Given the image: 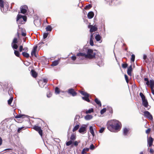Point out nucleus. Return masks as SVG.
Returning <instances> with one entry per match:
<instances>
[{
  "instance_id": "f257e3e1",
  "label": "nucleus",
  "mask_w": 154,
  "mask_h": 154,
  "mask_svg": "<svg viewBox=\"0 0 154 154\" xmlns=\"http://www.w3.org/2000/svg\"><path fill=\"white\" fill-rule=\"evenodd\" d=\"M87 53H79L77 54V56L78 59L83 60L85 58L92 59L95 57L96 53L93 50L88 49L86 51Z\"/></svg>"
},
{
  "instance_id": "f03ea898",
  "label": "nucleus",
  "mask_w": 154,
  "mask_h": 154,
  "mask_svg": "<svg viewBox=\"0 0 154 154\" xmlns=\"http://www.w3.org/2000/svg\"><path fill=\"white\" fill-rule=\"evenodd\" d=\"M110 125L112 128L116 130H118L121 128V124L118 121L113 120L111 121Z\"/></svg>"
},
{
  "instance_id": "7ed1b4c3",
  "label": "nucleus",
  "mask_w": 154,
  "mask_h": 154,
  "mask_svg": "<svg viewBox=\"0 0 154 154\" xmlns=\"http://www.w3.org/2000/svg\"><path fill=\"white\" fill-rule=\"evenodd\" d=\"M0 7L1 11L3 13H5L8 10V3L2 0H0Z\"/></svg>"
},
{
  "instance_id": "20e7f679",
  "label": "nucleus",
  "mask_w": 154,
  "mask_h": 154,
  "mask_svg": "<svg viewBox=\"0 0 154 154\" xmlns=\"http://www.w3.org/2000/svg\"><path fill=\"white\" fill-rule=\"evenodd\" d=\"M25 21L26 20V16H22L20 14H18L17 16V21L18 23H22L21 22H22V19Z\"/></svg>"
},
{
  "instance_id": "39448f33",
  "label": "nucleus",
  "mask_w": 154,
  "mask_h": 154,
  "mask_svg": "<svg viewBox=\"0 0 154 154\" xmlns=\"http://www.w3.org/2000/svg\"><path fill=\"white\" fill-rule=\"evenodd\" d=\"M80 93L82 95L84 96V97H82V99L85 100L88 102H90V100L89 99V94L83 91H81L80 92Z\"/></svg>"
},
{
  "instance_id": "423d86ee",
  "label": "nucleus",
  "mask_w": 154,
  "mask_h": 154,
  "mask_svg": "<svg viewBox=\"0 0 154 154\" xmlns=\"http://www.w3.org/2000/svg\"><path fill=\"white\" fill-rule=\"evenodd\" d=\"M144 116L149 119L151 120H152L153 119V117L152 115L148 111H145L144 112Z\"/></svg>"
},
{
  "instance_id": "0eeeda50",
  "label": "nucleus",
  "mask_w": 154,
  "mask_h": 154,
  "mask_svg": "<svg viewBox=\"0 0 154 154\" xmlns=\"http://www.w3.org/2000/svg\"><path fill=\"white\" fill-rule=\"evenodd\" d=\"M86 126L85 125L82 126L79 130V132L82 134L85 133L86 132Z\"/></svg>"
},
{
  "instance_id": "6e6552de",
  "label": "nucleus",
  "mask_w": 154,
  "mask_h": 154,
  "mask_svg": "<svg viewBox=\"0 0 154 154\" xmlns=\"http://www.w3.org/2000/svg\"><path fill=\"white\" fill-rule=\"evenodd\" d=\"M33 128L36 131H38L39 134L41 136H42V130L41 129V128L40 127H39L37 126H35L33 127Z\"/></svg>"
},
{
  "instance_id": "1a4fd4ad",
  "label": "nucleus",
  "mask_w": 154,
  "mask_h": 154,
  "mask_svg": "<svg viewBox=\"0 0 154 154\" xmlns=\"http://www.w3.org/2000/svg\"><path fill=\"white\" fill-rule=\"evenodd\" d=\"M20 8L21 13L23 14H25L28 8L27 6L24 5L21 6Z\"/></svg>"
},
{
  "instance_id": "9d476101",
  "label": "nucleus",
  "mask_w": 154,
  "mask_h": 154,
  "mask_svg": "<svg viewBox=\"0 0 154 154\" xmlns=\"http://www.w3.org/2000/svg\"><path fill=\"white\" fill-rule=\"evenodd\" d=\"M68 93L71 94L73 96H75L77 94V93L75 92L73 89H69Z\"/></svg>"
},
{
  "instance_id": "9b49d317",
  "label": "nucleus",
  "mask_w": 154,
  "mask_h": 154,
  "mask_svg": "<svg viewBox=\"0 0 154 154\" xmlns=\"http://www.w3.org/2000/svg\"><path fill=\"white\" fill-rule=\"evenodd\" d=\"M94 130L95 131V128H93V126H91L89 127V131L91 134L92 135L93 137L95 136V134L94 133Z\"/></svg>"
},
{
  "instance_id": "f8f14e48",
  "label": "nucleus",
  "mask_w": 154,
  "mask_h": 154,
  "mask_svg": "<svg viewBox=\"0 0 154 154\" xmlns=\"http://www.w3.org/2000/svg\"><path fill=\"white\" fill-rule=\"evenodd\" d=\"M143 105L145 107L147 108L148 106V102L147 100L145 98L142 100Z\"/></svg>"
},
{
  "instance_id": "ddd939ff",
  "label": "nucleus",
  "mask_w": 154,
  "mask_h": 154,
  "mask_svg": "<svg viewBox=\"0 0 154 154\" xmlns=\"http://www.w3.org/2000/svg\"><path fill=\"white\" fill-rule=\"evenodd\" d=\"M153 141V139L151 137H149L147 140V142L148 146L149 147H150L152 145Z\"/></svg>"
},
{
  "instance_id": "4468645a",
  "label": "nucleus",
  "mask_w": 154,
  "mask_h": 154,
  "mask_svg": "<svg viewBox=\"0 0 154 154\" xmlns=\"http://www.w3.org/2000/svg\"><path fill=\"white\" fill-rule=\"evenodd\" d=\"M97 65L100 66H101L103 65V63L102 60L100 59H98L97 60Z\"/></svg>"
},
{
  "instance_id": "2eb2a0df",
  "label": "nucleus",
  "mask_w": 154,
  "mask_h": 154,
  "mask_svg": "<svg viewBox=\"0 0 154 154\" xmlns=\"http://www.w3.org/2000/svg\"><path fill=\"white\" fill-rule=\"evenodd\" d=\"M37 48V46H34L33 47V49L31 53V54L32 56H33L34 55L36 57V51Z\"/></svg>"
},
{
  "instance_id": "dca6fc26",
  "label": "nucleus",
  "mask_w": 154,
  "mask_h": 154,
  "mask_svg": "<svg viewBox=\"0 0 154 154\" xmlns=\"http://www.w3.org/2000/svg\"><path fill=\"white\" fill-rule=\"evenodd\" d=\"M132 71V66H130L128 68L127 70V73L128 75L130 76H131V72Z\"/></svg>"
},
{
  "instance_id": "f3484780",
  "label": "nucleus",
  "mask_w": 154,
  "mask_h": 154,
  "mask_svg": "<svg viewBox=\"0 0 154 154\" xmlns=\"http://www.w3.org/2000/svg\"><path fill=\"white\" fill-rule=\"evenodd\" d=\"M129 131V129L126 128H124L123 130V134L124 136H127Z\"/></svg>"
},
{
  "instance_id": "a211bd4d",
  "label": "nucleus",
  "mask_w": 154,
  "mask_h": 154,
  "mask_svg": "<svg viewBox=\"0 0 154 154\" xmlns=\"http://www.w3.org/2000/svg\"><path fill=\"white\" fill-rule=\"evenodd\" d=\"M94 15V13L93 12L90 11L88 13V17L89 19H91L93 17Z\"/></svg>"
},
{
  "instance_id": "6ab92c4d",
  "label": "nucleus",
  "mask_w": 154,
  "mask_h": 154,
  "mask_svg": "<svg viewBox=\"0 0 154 154\" xmlns=\"http://www.w3.org/2000/svg\"><path fill=\"white\" fill-rule=\"evenodd\" d=\"M151 88H154V81L153 80H151L149 81V85Z\"/></svg>"
},
{
  "instance_id": "aec40b11",
  "label": "nucleus",
  "mask_w": 154,
  "mask_h": 154,
  "mask_svg": "<svg viewBox=\"0 0 154 154\" xmlns=\"http://www.w3.org/2000/svg\"><path fill=\"white\" fill-rule=\"evenodd\" d=\"M38 83L39 86L42 88L44 87V86L45 85V84H44V82H43L42 80H40L38 82Z\"/></svg>"
},
{
  "instance_id": "412c9836",
  "label": "nucleus",
  "mask_w": 154,
  "mask_h": 154,
  "mask_svg": "<svg viewBox=\"0 0 154 154\" xmlns=\"http://www.w3.org/2000/svg\"><path fill=\"white\" fill-rule=\"evenodd\" d=\"M93 116L91 115H87L85 116V119L86 120H89L92 119Z\"/></svg>"
},
{
  "instance_id": "4be33fe9",
  "label": "nucleus",
  "mask_w": 154,
  "mask_h": 154,
  "mask_svg": "<svg viewBox=\"0 0 154 154\" xmlns=\"http://www.w3.org/2000/svg\"><path fill=\"white\" fill-rule=\"evenodd\" d=\"M32 76L34 78H36L37 76V73L33 70H32L31 71Z\"/></svg>"
},
{
  "instance_id": "5701e85b",
  "label": "nucleus",
  "mask_w": 154,
  "mask_h": 154,
  "mask_svg": "<svg viewBox=\"0 0 154 154\" xmlns=\"http://www.w3.org/2000/svg\"><path fill=\"white\" fill-rule=\"evenodd\" d=\"M97 27L94 26H92L90 29V32H92L97 31Z\"/></svg>"
},
{
  "instance_id": "b1692460",
  "label": "nucleus",
  "mask_w": 154,
  "mask_h": 154,
  "mask_svg": "<svg viewBox=\"0 0 154 154\" xmlns=\"http://www.w3.org/2000/svg\"><path fill=\"white\" fill-rule=\"evenodd\" d=\"M95 103L100 106H101V104L100 100H98L97 98H96L94 100Z\"/></svg>"
},
{
  "instance_id": "393cba45",
  "label": "nucleus",
  "mask_w": 154,
  "mask_h": 154,
  "mask_svg": "<svg viewBox=\"0 0 154 154\" xmlns=\"http://www.w3.org/2000/svg\"><path fill=\"white\" fill-rule=\"evenodd\" d=\"M59 63L58 60H55L52 63L51 66H55L57 65Z\"/></svg>"
},
{
  "instance_id": "a878e982",
  "label": "nucleus",
  "mask_w": 154,
  "mask_h": 154,
  "mask_svg": "<svg viewBox=\"0 0 154 154\" xmlns=\"http://www.w3.org/2000/svg\"><path fill=\"white\" fill-rule=\"evenodd\" d=\"M22 54L25 57L27 58L29 57V54L26 52H23Z\"/></svg>"
},
{
  "instance_id": "bb28decb",
  "label": "nucleus",
  "mask_w": 154,
  "mask_h": 154,
  "mask_svg": "<svg viewBox=\"0 0 154 154\" xmlns=\"http://www.w3.org/2000/svg\"><path fill=\"white\" fill-rule=\"evenodd\" d=\"M47 31H51L52 30V28L51 26L48 25L46 28Z\"/></svg>"
},
{
  "instance_id": "cd10ccee",
  "label": "nucleus",
  "mask_w": 154,
  "mask_h": 154,
  "mask_svg": "<svg viewBox=\"0 0 154 154\" xmlns=\"http://www.w3.org/2000/svg\"><path fill=\"white\" fill-rule=\"evenodd\" d=\"M11 46L12 48L14 49H17L18 48V46L16 44H11Z\"/></svg>"
},
{
  "instance_id": "c85d7f7f",
  "label": "nucleus",
  "mask_w": 154,
  "mask_h": 154,
  "mask_svg": "<svg viewBox=\"0 0 154 154\" xmlns=\"http://www.w3.org/2000/svg\"><path fill=\"white\" fill-rule=\"evenodd\" d=\"M95 38L97 41H99L100 40L101 37L100 35H98L96 36Z\"/></svg>"
},
{
  "instance_id": "c756f323",
  "label": "nucleus",
  "mask_w": 154,
  "mask_h": 154,
  "mask_svg": "<svg viewBox=\"0 0 154 154\" xmlns=\"http://www.w3.org/2000/svg\"><path fill=\"white\" fill-rule=\"evenodd\" d=\"M94 111V109H93L91 108L89 109L88 110L86 111L85 113L86 114L90 113L91 112H93Z\"/></svg>"
},
{
  "instance_id": "7c9ffc66",
  "label": "nucleus",
  "mask_w": 154,
  "mask_h": 154,
  "mask_svg": "<svg viewBox=\"0 0 154 154\" xmlns=\"http://www.w3.org/2000/svg\"><path fill=\"white\" fill-rule=\"evenodd\" d=\"M79 125H77L75 126L73 129L72 131L74 132L77 130L79 128Z\"/></svg>"
},
{
  "instance_id": "2f4dec72",
  "label": "nucleus",
  "mask_w": 154,
  "mask_h": 154,
  "mask_svg": "<svg viewBox=\"0 0 154 154\" xmlns=\"http://www.w3.org/2000/svg\"><path fill=\"white\" fill-rule=\"evenodd\" d=\"M14 54L17 57H19L20 56V53L19 52L16 50H14Z\"/></svg>"
},
{
  "instance_id": "473e14b6",
  "label": "nucleus",
  "mask_w": 154,
  "mask_h": 154,
  "mask_svg": "<svg viewBox=\"0 0 154 154\" xmlns=\"http://www.w3.org/2000/svg\"><path fill=\"white\" fill-rule=\"evenodd\" d=\"M76 139L75 136L73 134L71 135L70 137V139L71 140H74Z\"/></svg>"
},
{
  "instance_id": "72a5a7b5",
  "label": "nucleus",
  "mask_w": 154,
  "mask_h": 154,
  "mask_svg": "<svg viewBox=\"0 0 154 154\" xmlns=\"http://www.w3.org/2000/svg\"><path fill=\"white\" fill-rule=\"evenodd\" d=\"M60 93V89L57 88L56 87L55 89V93L56 94H59Z\"/></svg>"
},
{
  "instance_id": "f704fd0d",
  "label": "nucleus",
  "mask_w": 154,
  "mask_h": 154,
  "mask_svg": "<svg viewBox=\"0 0 154 154\" xmlns=\"http://www.w3.org/2000/svg\"><path fill=\"white\" fill-rule=\"evenodd\" d=\"M140 97H141L142 100L146 98L145 96L143 95V94L142 93L140 92Z\"/></svg>"
},
{
  "instance_id": "c9c22d12",
  "label": "nucleus",
  "mask_w": 154,
  "mask_h": 154,
  "mask_svg": "<svg viewBox=\"0 0 154 154\" xmlns=\"http://www.w3.org/2000/svg\"><path fill=\"white\" fill-rule=\"evenodd\" d=\"M72 141L71 140L67 142L66 143V145L67 146H69L72 143Z\"/></svg>"
},
{
  "instance_id": "e433bc0d",
  "label": "nucleus",
  "mask_w": 154,
  "mask_h": 154,
  "mask_svg": "<svg viewBox=\"0 0 154 154\" xmlns=\"http://www.w3.org/2000/svg\"><path fill=\"white\" fill-rule=\"evenodd\" d=\"M144 80L146 82V85L148 86L149 85V81L148 79L147 78H145Z\"/></svg>"
},
{
  "instance_id": "4c0bfd02",
  "label": "nucleus",
  "mask_w": 154,
  "mask_h": 154,
  "mask_svg": "<svg viewBox=\"0 0 154 154\" xmlns=\"http://www.w3.org/2000/svg\"><path fill=\"white\" fill-rule=\"evenodd\" d=\"M135 55L134 54H132L131 59V61L132 62H134L135 60Z\"/></svg>"
},
{
  "instance_id": "58836bf2",
  "label": "nucleus",
  "mask_w": 154,
  "mask_h": 154,
  "mask_svg": "<svg viewBox=\"0 0 154 154\" xmlns=\"http://www.w3.org/2000/svg\"><path fill=\"white\" fill-rule=\"evenodd\" d=\"M92 7V6L90 4L88 5H86L85 7V9H88L91 8Z\"/></svg>"
},
{
  "instance_id": "ea45409f",
  "label": "nucleus",
  "mask_w": 154,
  "mask_h": 154,
  "mask_svg": "<svg viewBox=\"0 0 154 154\" xmlns=\"http://www.w3.org/2000/svg\"><path fill=\"white\" fill-rule=\"evenodd\" d=\"M13 98L12 97H11L8 100V104H10L11 103V102L13 100Z\"/></svg>"
},
{
  "instance_id": "a19ab883",
  "label": "nucleus",
  "mask_w": 154,
  "mask_h": 154,
  "mask_svg": "<svg viewBox=\"0 0 154 154\" xmlns=\"http://www.w3.org/2000/svg\"><path fill=\"white\" fill-rule=\"evenodd\" d=\"M17 42V39L16 38H14L13 41L12 43L13 44H16Z\"/></svg>"
},
{
  "instance_id": "79ce46f5",
  "label": "nucleus",
  "mask_w": 154,
  "mask_h": 154,
  "mask_svg": "<svg viewBox=\"0 0 154 154\" xmlns=\"http://www.w3.org/2000/svg\"><path fill=\"white\" fill-rule=\"evenodd\" d=\"M48 33H45L43 34V38L44 39L46 38L48 36Z\"/></svg>"
},
{
  "instance_id": "37998d69",
  "label": "nucleus",
  "mask_w": 154,
  "mask_h": 154,
  "mask_svg": "<svg viewBox=\"0 0 154 154\" xmlns=\"http://www.w3.org/2000/svg\"><path fill=\"white\" fill-rule=\"evenodd\" d=\"M106 111V108H103L100 111V113L101 114H103Z\"/></svg>"
},
{
  "instance_id": "c03bdc74",
  "label": "nucleus",
  "mask_w": 154,
  "mask_h": 154,
  "mask_svg": "<svg viewBox=\"0 0 154 154\" xmlns=\"http://www.w3.org/2000/svg\"><path fill=\"white\" fill-rule=\"evenodd\" d=\"M105 128L103 127L101 128L99 130V132L100 133H103L104 131Z\"/></svg>"
},
{
  "instance_id": "a18cd8bd",
  "label": "nucleus",
  "mask_w": 154,
  "mask_h": 154,
  "mask_svg": "<svg viewBox=\"0 0 154 154\" xmlns=\"http://www.w3.org/2000/svg\"><path fill=\"white\" fill-rule=\"evenodd\" d=\"M90 44L91 46H93L94 45V43L93 39H92L91 38L90 39Z\"/></svg>"
},
{
  "instance_id": "49530a36",
  "label": "nucleus",
  "mask_w": 154,
  "mask_h": 154,
  "mask_svg": "<svg viewBox=\"0 0 154 154\" xmlns=\"http://www.w3.org/2000/svg\"><path fill=\"white\" fill-rule=\"evenodd\" d=\"M42 80L43 82H44V84H45L47 83L48 81V80L47 79H43Z\"/></svg>"
},
{
  "instance_id": "de8ad7c7",
  "label": "nucleus",
  "mask_w": 154,
  "mask_h": 154,
  "mask_svg": "<svg viewBox=\"0 0 154 154\" xmlns=\"http://www.w3.org/2000/svg\"><path fill=\"white\" fill-rule=\"evenodd\" d=\"M23 115H17L15 117V118H21L22 117V116H23Z\"/></svg>"
},
{
  "instance_id": "09e8293b",
  "label": "nucleus",
  "mask_w": 154,
  "mask_h": 154,
  "mask_svg": "<svg viewBox=\"0 0 154 154\" xmlns=\"http://www.w3.org/2000/svg\"><path fill=\"white\" fill-rule=\"evenodd\" d=\"M95 148L93 144H91L90 146V149L91 150H93Z\"/></svg>"
},
{
  "instance_id": "8fccbe9b",
  "label": "nucleus",
  "mask_w": 154,
  "mask_h": 154,
  "mask_svg": "<svg viewBox=\"0 0 154 154\" xmlns=\"http://www.w3.org/2000/svg\"><path fill=\"white\" fill-rule=\"evenodd\" d=\"M122 67L123 68H125L127 67V66H128V65L127 64H126V63H125V64L123 63V64H122Z\"/></svg>"
},
{
  "instance_id": "3c124183",
  "label": "nucleus",
  "mask_w": 154,
  "mask_h": 154,
  "mask_svg": "<svg viewBox=\"0 0 154 154\" xmlns=\"http://www.w3.org/2000/svg\"><path fill=\"white\" fill-rule=\"evenodd\" d=\"M125 79L126 80V82H127V83H128V77L127 75H125Z\"/></svg>"
},
{
  "instance_id": "603ef678",
  "label": "nucleus",
  "mask_w": 154,
  "mask_h": 154,
  "mask_svg": "<svg viewBox=\"0 0 154 154\" xmlns=\"http://www.w3.org/2000/svg\"><path fill=\"white\" fill-rule=\"evenodd\" d=\"M23 50V46L22 45L20 46L19 48L20 51V52H21Z\"/></svg>"
},
{
  "instance_id": "864d4df0",
  "label": "nucleus",
  "mask_w": 154,
  "mask_h": 154,
  "mask_svg": "<svg viewBox=\"0 0 154 154\" xmlns=\"http://www.w3.org/2000/svg\"><path fill=\"white\" fill-rule=\"evenodd\" d=\"M71 58L73 60H75L76 59V56H72L71 57Z\"/></svg>"
},
{
  "instance_id": "5fc2aeb1",
  "label": "nucleus",
  "mask_w": 154,
  "mask_h": 154,
  "mask_svg": "<svg viewBox=\"0 0 154 154\" xmlns=\"http://www.w3.org/2000/svg\"><path fill=\"white\" fill-rule=\"evenodd\" d=\"M151 129L150 128H148L147 130H146V133L147 134H149L150 131Z\"/></svg>"
},
{
  "instance_id": "6e6d98bb",
  "label": "nucleus",
  "mask_w": 154,
  "mask_h": 154,
  "mask_svg": "<svg viewBox=\"0 0 154 154\" xmlns=\"http://www.w3.org/2000/svg\"><path fill=\"white\" fill-rule=\"evenodd\" d=\"M79 143L77 141H75L74 142V144L75 146H77L78 144Z\"/></svg>"
},
{
  "instance_id": "4d7b16f0",
  "label": "nucleus",
  "mask_w": 154,
  "mask_h": 154,
  "mask_svg": "<svg viewBox=\"0 0 154 154\" xmlns=\"http://www.w3.org/2000/svg\"><path fill=\"white\" fill-rule=\"evenodd\" d=\"M83 151H84L85 152H88L89 150V148H84L83 149Z\"/></svg>"
},
{
  "instance_id": "13d9d810",
  "label": "nucleus",
  "mask_w": 154,
  "mask_h": 154,
  "mask_svg": "<svg viewBox=\"0 0 154 154\" xmlns=\"http://www.w3.org/2000/svg\"><path fill=\"white\" fill-rule=\"evenodd\" d=\"M27 151L26 149H24L23 151V153L22 154H26Z\"/></svg>"
},
{
  "instance_id": "bf43d9fd",
  "label": "nucleus",
  "mask_w": 154,
  "mask_h": 154,
  "mask_svg": "<svg viewBox=\"0 0 154 154\" xmlns=\"http://www.w3.org/2000/svg\"><path fill=\"white\" fill-rule=\"evenodd\" d=\"M23 128V127H21L20 128H19L17 130L18 132H20V131Z\"/></svg>"
},
{
  "instance_id": "052dcab7",
  "label": "nucleus",
  "mask_w": 154,
  "mask_h": 154,
  "mask_svg": "<svg viewBox=\"0 0 154 154\" xmlns=\"http://www.w3.org/2000/svg\"><path fill=\"white\" fill-rule=\"evenodd\" d=\"M23 50L27 52L28 51V48H23Z\"/></svg>"
},
{
  "instance_id": "680f3d73",
  "label": "nucleus",
  "mask_w": 154,
  "mask_h": 154,
  "mask_svg": "<svg viewBox=\"0 0 154 154\" xmlns=\"http://www.w3.org/2000/svg\"><path fill=\"white\" fill-rule=\"evenodd\" d=\"M153 88H151V91H152V94L154 95V90Z\"/></svg>"
},
{
  "instance_id": "e2e57ef3",
  "label": "nucleus",
  "mask_w": 154,
  "mask_h": 154,
  "mask_svg": "<svg viewBox=\"0 0 154 154\" xmlns=\"http://www.w3.org/2000/svg\"><path fill=\"white\" fill-rule=\"evenodd\" d=\"M149 151H150V152L151 153H153L154 152V151L153 150V149H150Z\"/></svg>"
},
{
  "instance_id": "0e129e2a",
  "label": "nucleus",
  "mask_w": 154,
  "mask_h": 154,
  "mask_svg": "<svg viewBox=\"0 0 154 154\" xmlns=\"http://www.w3.org/2000/svg\"><path fill=\"white\" fill-rule=\"evenodd\" d=\"M26 33L24 32H22V35L23 36H25L26 35Z\"/></svg>"
},
{
  "instance_id": "69168bd1",
  "label": "nucleus",
  "mask_w": 154,
  "mask_h": 154,
  "mask_svg": "<svg viewBox=\"0 0 154 154\" xmlns=\"http://www.w3.org/2000/svg\"><path fill=\"white\" fill-rule=\"evenodd\" d=\"M51 96V94L49 93V94H47V97H50Z\"/></svg>"
},
{
  "instance_id": "338daca9",
  "label": "nucleus",
  "mask_w": 154,
  "mask_h": 154,
  "mask_svg": "<svg viewBox=\"0 0 154 154\" xmlns=\"http://www.w3.org/2000/svg\"><path fill=\"white\" fill-rule=\"evenodd\" d=\"M147 57V56L146 55H144L143 56V58L144 60H145Z\"/></svg>"
},
{
  "instance_id": "774afa93",
  "label": "nucleus",
  "mask_w": 154,
  "mask_h": 154,
  "mask_svg": "<svg viewBox=\"0 0 154 154\" xmlns=\"http://www.w3.org/2000/svg\"><path fill=\"white\" fill-rule=\"evenodd\" d=\"M86 154V152L84 151H83V150H82V154Z\"/></svg>"
}]
</instances>
